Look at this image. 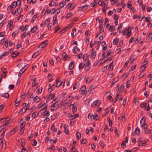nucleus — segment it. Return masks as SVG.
<instances>
[{"mask_svg": "<svg viewBox=\"0 0 152 152\" xmlns=\"http://www.w3.org/2000/svg\"><path fill=\"white\" fill-rule=\"evenodd\" d=\"M10 120H7L5 123L4 125L0 126V132H1L6 128V126H8L12 122V121L10 122Z\"/></svg>", "mask_w": 152, "mask_h": 152, "instance_id": "obj_1", "label": "nucleus"}, {"mask_svg": "<svg viewBox=\"0 0 152 152\" xmlns=\"http://www.w3.org/2000/svg\"><path fill=\"white\" fill-rule=\"evenodd\" d=\"M138 145L139 146H142L145 145L147 141H145V140H141L140 138H139L138 140Z\"/></svg>", "mask_w": 152, "mask_h": 152, "instance_id": "obj_2", "label": "nucleus"}, {"mask_svg": "<svg viewBox=\"0 0 152 152\" xmlns=\"http://www.w3.org/2000/svg\"><path fill=\"white\" fill-rule=\"evenodd\" d=\"M86 86H84L81 88L80 91V93L82 95H86L87 94V91H85L86 89Z\"/></svg>", "mask_w": 152, "mask_h": 152, "instance_id": "obj_3", "label": "nucleus"}, {"mask_svg": "<svg viewBox=\"0 0 152 152\" xmlns=\"http://www.w3.org/2000/svg\"><path fill=\"white\" fill-rule=\"evenodd\" d=\"M26 105V103H24L23 104V107L20 110V111L18 113L20 115H21L23 113H25L26 111V110L25 109V106Z\"/></svg>", "mask_w": 152, "mask_h": 152, "instance_id": "obj_4", "label": "nucleus"}, {"mask_svg": "<svg viewBox=\"0 0 152 152\" xmlns=\"http://www.w3.org/2000/svg\"><path fill=\"white\" fill-rule=\"evenodd\" d=\"M77 104L75 103L74 104H71L70 106H72V111L74 113H75L77 110Z\"/></svg>", "mask_w": 152, "mask_h": 152, "instance_id": "obj_5", "label": "nucleus"}, {"mask_svg": "<svg viewBox=\"0 0 152 152\" xmlns=\"http://www.w3.org/2000/svg\"><path fill=\"white\" fill-rule=\"evenodd\" d=\"M91 62L90 61L88 60L86 63V65L85 64V69L87 71L89 70L90 68Z\"/></svg>", "mask_w": 152, "mask_h": 152, "instance_id": "obj_6", "label": "nucleus"}, {"mask_svg": "<svg viewBox=\"0 0 152 152\" xmlns=\"http://www.w3.org/2000/svg\"><path fill=\"white\" fill-rule=\"evenodd\" d=\"M101 104V101L100 100H97L93 102L92 104V107L99 105Z\"/></svg>", "mask_w": 152, "mask_h": 152, "instance_id": "obj_7", "label": "nucleus"}, {"mask_svg": "<svg viewBox=\"0 0 152 152\" xmlns=\"http://www.w3.org/2000/svg\"><path fill=\"white\" fill-rule=\"evenodd\" d=\"M89 7V5H87L79 7V10L80 11H85L87 9L88 7Z\"/></svg>", "mask_w": 152, "mask_h": 152, "instance_id": "obj_8", "label": "nucleus"}, {"mask_svg": "<svg viewBox=\"0 0 152 152\" xmlns=\"http://www.w3.org/2000/svg\"><path fill=\"white\" fill-rule=\"evenodd\" d=\"M51 110L52 111H54L56 110L58 107L59 105L56 103V102L54 103L52 105Z\"/></svg>", "mask_w": 152, "mask_h": 152, "instance_id": "obj_9", "label": "nucleus"}, {"mask_svg": "<svg viewBox=\"0 0 152 152\" xmlns=\"http://www.w3.org/2000/svg\"><path fill=\"white\" fill-rule=\"evenodd\" d=\"M22 9L20 7L18 8L15 10V11L14 12L13 10L12 11V13L14 15H15L17 12H18V14H19L22 11Z\"/></svg>", "mask_w": 152, "mask_h": 152, "instance_id": "obj_10", "label": "nucleus"}, {"mask_svg": "<svg viewBox=\"0 0 152 152\" xmlns=\"http://www.w3.org/2000/svg\"><path fill=\"white\" fill-rule=\"evenodd\" d=\"M42 107L43 108L41 110H40L39 112L42 113L44 110L45 109V110H46L47 109L48 104L46 103H45L42 104Z\"/></svg>", "mask_w": 152, "mask_h": 152, "instance_id": "obj_11", "label": "nucleus"}, {"mask_svg": "<svg viewBox=\"0 0 152 152\" xmlns=\"http://www.w3.org/2000/svg\"><path fill=\"white\" fill-rule=\"evenodd\" d=\"M106 27L107 28H109L110 31L111 32L113 31L115 29V27L114 26H111L108 24H107Z\"/></svg>", "mask_w": 152, "mask_h": 152, "instance_id": "obj_12", "label": "nucleus"}, {"mask_svg": "<svg viewBox=\"0 0 152 152\" xmlns=\"http://www.w3.org/2000/svg\"><path fill=\"white\" fill-rule=\"evenodd\" d=\"M48 43V40H45L39 46L41 48H44Z\"/></svg>", "mask_w": 152, "mask_h": 152, "instance_id": "obj_13", "label": "nucleus"}, {"mask_svg": "<svg viewBox=\"0 0 152 152\" xmlns=\"http://www.w3.org/2000/svg\"><path fill=\"white\" fill-rule=\"evenodd\" d=\"M124 35H127V38L129 37L131 34V33L128 32L127 30H125L124 31L122 32Z\"/></svg>", "mask_w": 152, "mask_h": 152, "instance_id": "obj_14", "label": "nucleus"}, {"mask_svg": "<svg viewBox=\"0 0 152 152\" xmlns=\"http://www.w3.org/2000/svg\"><path fill=\"white\" fill-rule=\"evenodd\" d=\"M56 87H59L61 85H62V83H63L61 81H59V79L57 78L56 79Z\"/></svg>", "mask_w": 152, "mask_h": 152, "instance_id": "obj_15", "label": "nucleus"}, {"mask_svg": "<svg viewBox=\"0 0 152 152\" xmlns=\"http://www.w3.org/2000/svg\"><path fill=\"white\" fill-rule=\"evenodd\" d=\"M45 114L44 115L43 117L44 118H45L48 117L50 115L49 111L48 110H45L44 112Z\"/></svg>", "mask_w": 152, "mask_h": 152, "instance_id": "obj_16", "label": "nucleus"}, {"mask_svg": "<svg viewBox=\"0 0 152 152\" xmlns=\"http://www.w3.org/2000/svg\"><path fill=\"white\" fill-rule=\"evenodd\" d=\"M140 124L141 127L142 129H145L147 128L148 126L145 123H140Z\"/></svg>", "mask_w": 152, "mask_h": 152, "instance_id": "obj_17", "label": "nucleus"}, {"mask_svg": "<svg viewBox=\"0 0 152 152\" xmlns=\"http://www.w3.org/2000/svg\"><path fill=\"white\" fill-rule=\"evenodd\" d=\"M72 26H67L64 29H63L60 32V34H62L63 33H64V32L66 31L68 29L70 28Z\"/></svg>", "mask_w": 152, "mask_h": 152, "instance_id": "obj_18", "label": "nucleus"}, {"mask_svg": "<svg viewBox=\"0 0 152 152\" xmlns=\"http://www.w3.org/2000/svg\"><path fill=\"white\" fill-rule=\"evenodd\" d=\"M72 50L74 53L76 54L77 53L76 52L77 51H79L80 50L77 46H75L73 48Z\"/></svg>", "mask_w": 152, "mask_h": 152, "instance_id": "obj_19", "label": "nucleus"}, {"mask_svg": "<svg viewBox=\"0 0 152 152\" xmlns=\"http://www.w3.org/2000/svg\"><path fill=\"white\" fill-rule=\"evenodd\" d=\"M93 80V78L91 76H88L87 77L86 81L87 83H89Z\"/></svg>", "mask_w": 152, "mask_h": 152, "instance_id": "obj_20", "label": "nucleus"}, {"mask_svg": "<svg viewBox=\"0 0 152 152\" xmlns=\"http://www.w3.org/2000/svg\"><path fill=\"white\" fill-rule=\"evenodd\" d=\"M1 71L3 72L4 75L3 76L4 77L6 76V73L7 72V69H6L5 68H2L1 69Z\"/></svg>", "mask_w": 152, "mask_h": 152, "instance_id": "obj_21", "label": "nucleus"}, {"mask_svg": "<svg viewBox=\"0 0 152 152\" xmlns=\"http://www.w3.org/2000/svg\"><path fill=\"white\" fill-rule=\"evenodd\" d=\"M38 27L37 26H34L32 28L31 30V31L32 33L35 32L37 29Z\"/></svg>", "mask_w": 152, "mask_h": 152, "instance_id": "obj_22", "label": "nucleus"}, {"mask_svg": "<svg viewBox=\"0 0 152 152\" xmlns=\"http://www.w3.org/2000/svg\"><path fill=\"white\" fill-rule=\"evenodd\" d=\"M74 67V63L73 62H71L70 63L69 66V69L71 70Z\"/></svg>", "mask_w": 152, "mask_h": 152, "instance_id": "obj_23", "label": "nucleus"}, {"mask_svg": "<svg viewBox=\"0 0 152 152\" xmlns=\"http://www.w3.org/2000/svg\"><path fill=\"white\" fill-rule=\"evenodd\" d=\"M119 40V38H116V39H115L113 42V45H115L117 44L118 43Z\"/></svg>", "mask_w": 152, "mask_h": 152, "instance_id": "obj_24", "label": "nucleus"}, {"mask_svg": "<svg viewBox=\"0 0 152 152\" xmlns=\"http://www.w3.org/2000/svg\"><path fill=\"white\" fill-rule=\"evenodd\" d=\"M79 86L80 83L78 82L74 86L73 89L75 90L76 88H79Z\"/></svg>", "mask_w": 152, "mask_h": 152, "instance_id": "obj_25", "label": "nucleus"}, {"mask_svg": "<svg viewBox=\"0 0 152 152\" xmlns=\"http://www.w3.org/2000/svg\"><path fill=\"white\" fill-rule=\"evenodd\" d=\"M52 75L50 73L48 74V78L49 80V82H51L52 81Z\"/></svg>", "mask_w": 152, "mask_h": 152, "instance_id": "obj_26", "label": "nucleus"}, {"mask_svg": "<svg viewBox=\"0 0 152 152\" xmlns=\"http://www.w3.org/2000/svg\"><path fill=\"white\" fill-rule=\"evenodd\" d=\"M146 67V66L145 64H143L140 67V70H141V72H142L145 69Z\"/></svg>", "mask_w": 152, "mask_h": 152, "instance_id": "obj_27", "label": "nucleus"}, {"mask_svg": "<svg viewBox=\"0 0 152 152\" xmlns=\"http://www.w3.org/2000/svg\"><path fill=\"white\" fill-rule=\"evenodd\" d=\"M104 31V30L103 29H100L98 34H96V36H95V37L97 38L99 35L101 33L103 32Z\"/></svg>", "mask_w": 152, "mask_h": 152, "instance_id": "obj_28", "label": "nucleus"}, {"mask_svg": "<svg viewBox=\"0 0 152 152\" xmlns=\"http://www.w3.org/2000/svg\"><path fill=\"white\" fill-rule=\"evenodd\" d=\"M1 96L6 98H7L9 97V96L8 93H6L1 95Z\"/></svg>", "mask_w": 152, "mask_h": 152, "instance_id": "obj_29", "label": "nucleus"}, {"mask_svg": "<svg viewBox=\"0 0 152 152\" xmlns=\"http://www.w3.org/2000/svg\"><path fill=\"white\" fill-rule=\"evenodd\" d=\"M145 132L146 134H149L150 133H152V130L149 129H147L144 131Z\"/></svg>", "mask_w": 152, "mask_h": 152, "instance_id": "obj_30", "label": "nucleus"}, {"mask_svg": "<svg viewBox=\"0 0 152 152\" xmlns=\"http://www.w3.org/2000/svg\"><path fill=\"white\" fill-rule=\"evenodd\" d=\"M95 86L93 85L91 86L89 88L88 92L90 93L91 92L92 90L95 88Z\"/></svg>", "mask_w": 152, "mask_h": 152, "instance_id": "obj_31", "label": "nucleus"}, {"mask_svg": "<svg viewBox=\"0 0 152 152\" xmlns=\"http://www.w3.org/2000/svg\"><path fill=\"white\" fill-rule=\"evenodd\" d=\"M76 138L78 139H79L81 138V134L79 132H77L76 133Z\"/></svg>", "mask_w": 152, "mask_h": 152, "instance_id": "obj_32", "label": "nucleus"}, {"mask_svg": "<svg viewBox=\"0 0 152 152\" xmlns=\"http://www.w3.org/2000/svg\"><path fill=\"white\" fill-rule=\"evenodd\" d=\"M119 80V78L118 77H116L113 80V81L112 83V85H113L116 83Z\"/></svg>", "mask_w": 152, "mask_h": 152, "instance_id": "obj_33", "label": "nucleus"}, {"mask_svg": "<svg viewBox=\"0 0 152 152\" xmlns=\"http://www.w3.org/2000/svg\"><path fill=\"white\" fill-rule=\"evenodd\" d=\"M39 100L40 99L37 96H36L34 99V101L36 102H39Z\"/></svg>", "mask_w": 152, "mask_h": 152, "instance_id": "obj_34", "label": "nucleus"}, {"mask_svg": "<svg viewBox=\"0 0 152 152\" xmlns=\"http://www.w3.org/2000/svg\"><path fill=\"white\" fill-rule=\"evenodd\" d=\"M51 128L52 129H53V131L54 132H57V128L55 127V125L54 124L52 125Z\"/></svg>", "mask_w": 152, "mask_h": 152, "instance_id": "obj_35", "label": "nucleus"}, {"mask_svg": "<svg viewBox=\"0 0 152 152\" xmlns=\"http://www.w3.org/2000/svg\"><path fill=\"white\" fill-rule=\"evenodd\" d=\"M135 132L136 134L139 135L140 134V130L138 127H137L135 130Z\"/></svg>", "mask_w": 152, "mask_h": 152, "instance_id": "obj_36", "label": "nucleus"}, {"mask_svg": "<svg viewBox=\"0 0 152 152\" xmlns=\"http://www.w3.org/2000/svg\"><path fill=\"white\" fill-rule=\"evenodd\" d=\"M13 24V21L10 20L8 23V26L9 28H11L12 25Z\"/></svg>", "mask_w": 152, "mask_h": 152, "instance_id": "obj_37", "label": "nucleus"}, {"mask_svg": "<svg viewBox=\"0 0 152 152\" xmlns=\"http://www.w3.org/2000/svg\"><path fill=\"white\" fill-rule=\"evenodd\" d=\"M96 51H93L91 53V56L93 58H94L96 56Z\"/></svg>", "mask_w": 152, "mask_h": 152, "instance_id": "obj_38", "label": "nucleus"}, {"mask_svg": "<svg viewBox=\"0 0 152 152\" xmlns=\"http://www.w3.org/2000/svg\"><path fill=\"white\" fill-rule=\"evenodd\" d=\"M39 54V52L37 51L35 52L33 55L32 57L33 58H35Z\"/></svg>", "mask_w": 152, "mask_h": 152, "instance_id": "obj_39", "label": "nucleus"}, {"mask_svg": "<svg viewBox=\"0 0 152 152\" xmlns=\"http://www.w3.org/2000/svg\"><path fill=\"white\" fill-rule=\"evenodd\" d=\"M17 99H16L15 102L16 107H17L20 104V102H21V101H18L17 102Z\"/></svg>", "mask_w": 152, "mask_h": 152, "instance_id": "obj_40", "label": "nucleus"}, {"mask_svg": "<svg viewBox=\"0 0 152 152\" xmlns=\"http://www.w3.org/2000/svg\"><path fill=\"white\" fill-rule=\"evenodd\" d=\"M73 13L72 12L69 13L67 14V15L66 16V18L68 19L71 17Z\"/></svg>", "mask_w": 152, "mask_h": 152, "instance_id": "obj_41", "label": "nucleus"}, {"mask_svg": "<svg viewBox=\"0 0 152 152\" xmlns=\"http://www.w3.org/2000/svg\"><path fill=\"white\" fill-rule=\"evenodd\" d=\"M85 66V64L83 63H81L79 65V69H82Z\"/></svg>", "mask_w": 152, "mask_h": 152, "instance_id": "obj_42", "label": "nucleus"}, {"mask_svg": "<svg viewBox=\"0 0 152 152\" xmlns=\"http://www.w3.org/2000/svg\"><path fill=\"white\" fill-rule=\"evenodd\" d=\"M145 20L148 23H149L150 21V20L151 19V18L150 17H145Z\"/></svg>", "mask_w": 152, "mask_h": 152, "instance_id": "obj_43", "label": "nucleus"}, {"mask_svg": "<svg viewBox=\"0 0 152 152\" xmlns=\"http://www.w3.org/2000/svg\"><path fill=\"white\" fill-rule=\"evenodd\" d=\"M28 66H29L28 64H27V65H25L24 66V67H23L22 69L20 70V72H22V70H23L24 69V70H26L27 68L28 67Z\"/></svg>", "mask_w": 152, "mask_h": 152, "instance_id": "obj_44", "label": "nucleus"}, {"mask_svg": "<svg viewBox=\"0 0 152 152\" xmlns=\"http://www.w3.org/2000/svg\"><path fill=\"white\" fill-rule=\"evenodd\" d=\"M94 115L92 113H89L88 115V117L89 119L91 118V119H92L93 118Z\"/></svg>", "mask_w": 152, "mask_h": 152, "instance_id": "obj_45", "label": "nucleus"}, {"mask_svg": "<svg viewBox=\"0 0 152 152\" xmlns=\"http://www.w3.org/2000/svg\"><path fill=\"white\" fill-rule=\"evenodd\" d=\"M119 96V95L118 94H117L115 98V102H116L117 101L118 99H119L120 100H122V97H121L120 98H118V97Z\"/></svg>", "mask_w": 152, "mask_h": 152, "instance_id": "obj_46", "label": "nucleus"}, {"mask_svg": "<svg viewBox=\"0 0 152 152\" xmlns=\"http://www.w3.org/2000/svg\"><path fill=\"white\" fill-rule=\"evenodd\" d=\"M37 84V83L36 82V79L35 78L33 80V83H32V86L33 87L35 86Z\"/></svg>", "mask_w": 152, "mask_h": 152, "instance_id": "obj_47", "label": "nucleus"}, {"mask_svg": "<svg viewBox=\"0 0 152 152\" xmlns=\"http://www.w3.org/2000/svg\"><path fill=\"white\" fill-rule=\"evenodd\" d=\"M99 117L98 115L96 114L95 116L94 115L93 119L95 120H99Z\"/></svg>", "mask_w": 152, "mask_h": 152, "instance_id": "obj_48", "label": "nucleus"}, {"mask_svg": "<svg viewBox=\"0 0 152 152\" xmlns=\"http://www.w3.org/2000/svg\"><path fill=\"white\" fill-rule=\"evenodd\" d=\"M11 5L12 6V7H13V8H15L17 6V4L16 2H14L12 3Z\"/></svg>", "mask_w": 152, "mask_h": 152, "instance_id": "obj_49", "label": "nucleus"}, {"mask_svg": "<svg viewBox=\"0 0 152 152\" xmlns=\"http://www.w3.org/2000/svg\"><path fill=\"white\" fill-rule=\"evenodd\" d=\"M90 5H91V6L92 7H94L95 6H96V1H94V3H91L90 4Z\"/></svg>", "mask_w": 152, "mask_h": 152, "instance_id": "obj_50", "label": "nucleus"}, {"mask_svg": "<svg viewBox=\"0 0 152 152\" xmlns=\"http://www.w3.org/2000/svg\"><path fill=\"white\" fill-rule=\"evenodd\" d=\"M145 123V119L143 117L141 120L140 123Z\"/></svg>", "mask_w": 152, "mask_h": 152, "instance_id": "obj_51", "label": "nucleus"}, {"mask_svg": "<svg viewBox=\"0 0 152 152\" xmlns=\"http://www.w3.org/2000/svg\"><path fill=\"white\" fill-rule=\"evenodd\" d=\"M17 5H18V6H20L21 4V1L20 0H18L16 2Z\"/></svg>", "mask_w": 152, "mask_h": 152, "instance_id": "obj_52", "label": "nucleus"}, {"mask_svg": "<svg viewBox=\"0 0 152 152\" xmlns=\"http://www.w3.org/2000/svg\"><path fill=\"white\" fill-rule=\"evenodd\" d=\"M113 65H110L108 68V69L110 71H111L113 70Z\"/></svg>", "mask_w": 152, "mask_h": 152, "instance_id": "obj_53", "label": "nucleus"}, {"mask_svg": "<svg viewBox=\"0 0 152 152\" xmlns=\"http://www.w3.org/2000/svg\"><path fill=\"white\" fill-rule=\"evenodd\" d=\"M125 143H126V142L124 141H123L122 142L121 145V146L122 147V148H124V146L126 145Z\"/></svg>", "mask_w": 152, "mask_h": 152, "instance_id": "obj_54", "label": "nucleus"}, {"mask_svg": "<svg viewBox=\"0 0 152 152\" xmlns=\"http://www.w3.org/2000/svg\"><path fill=\"white\" fill-rule=\"evenodd\" d=\"M18 34V31H15L12 33V36L13 37H15L16 36V35Z\"/></svg>", "mask_w": 152, "mask_h": 152, "instance_id": "obj_55", "label": "nucleus"}, {"mask_svg": "<svg viewBox=\"0 0 152 152\" xmlns=\"http://www.w3.org/2000/svg\"><path fill=\"white\" fill-rule=\"evenodd\" d=\"M136 65H134L131 67L130 70H131L132 71H133L135 68Z\"/></svg>", "mask_w": 152, "mask_h": 152, "instance_id": "obj_56", "label": "nucleus"}, {"mask_svg": "<svg viewBox=\"0 0 152 152\" xmlns=\"http://www.w3.org/2000/svg\"><path fill=\"white\" fill-rule=\"evenodd\" d=\"M86 140L84 139L81 141L80 142L82 144H85L86 143Z\"/></svg>", "mask_w": 152, "mask_h": 152, "instance_id": "obj_57", "label": "nucleus"}, {"mask_svg": "<svg viewBox=\"0 0 152 152\" xmlns=\"http://www.w3.org/2000/svg\"><path fill=\"white\" fill-rule=\"evenodd\" d=\"M99 144L102 148H103L104 147L105 145L103 141H100Z\"/></svg>", "mask_w": 152, "mask_h": 152, "instance_id": "obj_58", "label": "nucleus"}, {"mask_svg": "<svg viewBox=\"0 0 152 152\" xmlns=\"http://www.w3.org/2000/svg\"><path fill=\"white\" fill-rule=\"evenodd\" d=\"M73 98V97L72 96H69L66 99V100L68 101V102H69Z\"/></svg>", "mask_w": 152, "mask_h": 152, "instance_id": "obj_59", "label": "nucleus"}, {"mask_svg": "<svg viewBox=\"0 0 152 152\" xmlns=\"http://www.w3.org/2000/svg\"><path fill=\"white\" fill-rule=\"evenodd\" d=\"M61 28V27L59 26H58L57 28H56L55 30V32H57L59 29H60Z\"/></svg>", "mask_w": 152, "mask_h": 152, "instance_id": "obj_60", "label": "nucleus"}, {"mask_svg": "<svg viewBox=\"0 0 152 152\" xmlns=\"http://www.w3.org/2000/svg\"><path fill=\"white\" fill-rule=\"evenodd\" d=\"M26 124V123L25 122H22L20 125L21 127L22 128H23L25 126Z\"/></svg>", "mask_w": 152, "mask_h": 152, "instance_id": "obj_61", "label": "nucleus"}, {"mask_svg": "<svg viewBox=\"0 0 152 152\" xmlns=\"http://www.w3.org/2000/svg\"><path fill=\"white\" fill-rule=\"evenodd\" d=\"M134 61V57L132 56L130 59V61L131 63H132Z\"/></svg>", "mask_w": 152, "mask_h": 152, "instance_id": "obj_62", "label": "nucleus"}, {"mask_svg": "<svg viewBox=\"0 0 152 152\" xmlns=\"http://www.w3.org/2000/svg\"><path fill=\"white\" fill-rule=\"evenodd\" d=\"M9 88L10 89H13L14 88V86L13 85H10L9 86Z\"/></svg>", "mask_w": 152, "mask_h": 152, "instance_id": "obj_63", "label": "nucleus"}, {"mask_svg": "<svg viewBox=\"0 0 152 152\" xmlns=\"http://www.w3.org/2000/svg\"><path fill=\"white\" fill-rule=\"evenodd\" d=\"M13 7H12V6L11 5H10L9 6H8L7 7V10H9V11L10 12L12 10V8Z\"/></svg>", "mask_w": 152, "mask_h": 152, "instance_id": "obj_64", "label": "nucleus"}]
</instances>
